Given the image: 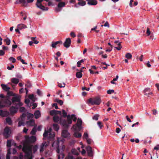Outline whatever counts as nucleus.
I'll return each mask as SVG.
<instances>
[{
  "mask_svg": "<svg viewBox=\"0 0 159 159\" xmlns=\"http://www.w3.org/2000/svg\"><path fill=\"white\" fill-rule=\"evenodd\" d=\"M17 28L20 30L25 29L27 28L26 25L23 24H19L17 26Z\"/></svg>",
  "mask_w": 159,
  "mask_h": 159,
  "instance_id": "obj_24",
  "label": "nucleus"
},
{
  "mask_svg": "<svg viewBox=\"0 0 159 159\" xmlns=\"http://www.w3.org/2000/svg\"><path fill=\"white\" fill-rule=\"evenodd\" d=\"M2 116L3 117L7 116L9 115V112L7 111H2Z\"/></svg>",
  "mask_w": 159,
  "mask_h": 159,
  "instance_id": "obj_26",
  "label": "nucleus"
},
{
  "mask_svg": "<svg viewBox=\"0 0 159 159\" xmlns=\"http://www.w3.org/2000/svg\"><path fill=\"white\" fill-rule=\"evenodd\" d=\"M0 98V109L8 107L11 105V102L9 96H5L3 94H1Z\"/></svg>",
  "mask_w": 159,
  "mask_h": 159,
  "instance_id": "obj_4",
  "label": "nucleus"
},
{
  "mask_svg": "<svg viewBox=\"0 0 159 159\" xmlns=\"http://www.w3.org/2000/svg\"><path fill=\"white\" fill-rule=\"evenodd\" d=\"M36 132V129L35 127H34L30 132L31 134H34Z\"/></svg>",
  "mask_w": 159,
  "mask_h": 159,
  "instance_id": "obj_41",
  "label": "nucleus"
},
{
  "mask_svg": "<svg viewBox=\"0 0 159 159\" xmlns=\"http://www.w3.org/2000/svg\"><path fill=\"white\" fill-rule=\"evenodd\" d=\"M53 129L57 131H58L59 129V126L57 124H53Z\"/></svg>",
  "mask_w": 159,
  "mask_h": 159,
  "instance_id": "obj_34",
  "label": "nucleus"
},
{
  "mask_svg": "<svg viewBox=\"0 0 159 159\" xmlns=\"http://www.w3.org/2000/svg\"><path fill=\"white\" fill-rule=\"evenodd\" d=\"M86 149L88 155L90 157H93V153L91 147L89 146L86 147Z\"/></svg>",
  "mask_w": 159,
  "mask_h": 159,
  "instance_id": "obj_15",
  "label": "nucleus"
},
{
  "mask_svg": "<svg viewBox=\"0 0 159 159\" xmlns=\"http://www.w3.org/2000/svg\"><path fill=\"white\" fill-rule=\"evenodd\" d=\"M11 82L13 84H17L19 82L18 79L16 78H13L11 79Z\"/></svg>",
  "mask_w": 159,
  "mask_h": 159,
  "instance_id": "obj_25",
  "label": "nucleus"
},
{
  "mask_svg": "<svg viewBox=\"0 0 159 159\" xmlns=\"http://www.w3.org/2000/svg\"><path fill=\"white\" fill-rule=\"evenodd\" d=\"M25 140L23 142V151L25 153H26V156L29 157H32L31 151L32 145L30 144V143L36 141V138L35 136H31L30 137L25 136Z\"/></svg>",
  "mask_w": 159,
  "mask_h": 159,
  "instance_id": "obj_1",
  "label": "nucleus"
},
{
  "mask_svg": "<svg viewBox=\"0 0 159 159\" xmlns=\"http://www.w3.org/2000/svg\"><path fill=\"white\" fill-rule=\"evenodd\" d=\"M6 121L7 123L9 125H11L12 124L11 119L10 117H7L6 118Z\"/></svg>",
  "mask_w": 159,
  "mask_h": 159,
  "instance_id": "obj_33",
  "label": "nucleus"
},
{
  "mask_svg": "<svg viewBox=\"0 0 159 159\" xmlns=\"http://www.w3.org/2000/svg\"><path fill=\"white\" fill-rule=\"evenodd\" d=\"M58 86L60 88L64 87L65 86V84L64 83H58Z\"/></svg>",
  "mask_w": 159,
  "mask_h": 159,
  "instance_id": "obj_40",
  "label": "nucleus"
},
{
  "mask_svg": "<svg viewBox=\"0 0 159 159\" xmlns=\"http://www.w3.org/2000/svg\"><path fill=\"white\" fill-rule=\"evenodd\" d=\"M48 143L43 142L40 147V152H42L43 151L44 149H45L46 147L48 146Z\"/></svg>",
  "mask_w": 159,
  "mask_h": 159,
  "instance_id": "obj_16",
  "label": "nucleus"
},
{
  "mask_svg": "<svg viewBox=\"0 0 159 159\" xmlns=\"http://www.w3.org/2000/svg\"><path fill=\"white\" fill-rule=\"evenodd\" d=\"M16 145V144L14 143V141L12 140H8L7 142V147L10 148L11 145V144Z\"/></svg>",
  "mask_w": 159,
  "mask_h": 159,
  "instance_id": "obj_21",
  "label": "nucleus"
},
{
  "mask_svg": "<svg viewBox=\"0 0 159 159\" xmlns=\"http://www.w3.org/2000/svg\"><path fill=\"white\" fill-rule=\"evenodd\" d=\"M88 102L92 105H99L101 102V100L98 97L93 98H91L88 100Z\"/></svg>",
  "mask_w": 159,
  "mask_h": 159,
  "instance_id": "obj_8",
  "label": "nucleus"
},
{
  "mask_svg": "<svg viewBox=\"0 0 159 159\" xmlns=\"http://www.w3.org/2000/svg\"><path fill=\"white\" fill-rule=\"evenodd\" d=\"M11 133L10 128L8 127H6L4 130L3 135L6 138L9 137Z\"/></svg>",
  "mask_w": 159,
  "mask_h": 159,
  "instance_id": "obj_11",
  "label": "nucleus"
},
{
  "mask_svg": "<svg viewBox=\"0 0 159 159\" xmlns=\"http://www.w3.org/2000/svg\"><path fill=\"white\" fill-rule=\"evenodd\" d=\"M61 135L62 137L67 139H69L70 137V134L67 130H64L62 131Z\"/></svg>",
  "mask_w": 159,
  "mask_h": 159,
  "instance_id": "obj_12",
  "label": "nucleus"
},
{
  "mask_svg": "<svg viewBox=\"0 0 159 159\" xmlns=\"http://www.w3.org/2000/svg\"><path fill=\"white\" fill-rule=\"evenodd\" d=\"M65 3L64 2H60L58 4V7H63L65 5Z\"/></svg>",
  "mask_w": 159,
  "mask_h": 159,
  "instance_id": "obj_30",
  "label": "nucleus"
},
{
  "mask_svg": "<svg viewBox=\"0 0 159 159\" xmlns=\"http://www.w3.org/2000/svg\"><path fill=\"white\" fill-rule=\"evenodd\" d=\"M19 1L20 3H22L24 6L26 3V1L25 0H19Z\"/></svg>",
  "mask_w": 159,
  "mask_h": 159,
  "instance_id": "obj_49",
  "label": "nucleus"
},
{
  "mask_svg": "<svg viewBox=\"0 0 159 159\" xmlns=\"http://www.w3.org/2000/svg\"><path fill=\"white\" fill-rule=\"evenodd\" d=\"M6 43L7 45H9L10 44L11 41L9 39L7 38L4 40Z\"/></svg>",
  "mask_w": 159,
  "mask_h": 159,
  "instance_id": "obj_42",
  "label": "nucleus"
},
{
  "mask_svg": "<svg viewBox=\"0 0 159 159\" xmlns=\"http://www.w3.org/2000/svg\"><path fill=\"white\" fill-rule=\"evenodd\" d=\"M28 98L33 102L34 101V97L33 94L30 95L28 96Z\"/></svg>",
  "mask_w": 159,
  "mask_h": 159,
  "instance_id": "obj_38",
  "label": "nucleus"
},
{
  "mask_svg": "<svg viewBox=\"0 0 159 159\" xmlns=\"http://www.w3.org/2000/svg\"><path fill=\"white\" fill-rule=\"evenodd\" d=\"M52 106L54 107L56 109H58V108L57 107V103H54L52 105Z\"/></svg>",
  "mask_w": 159,
  "mask_h": 159,
  "instance_id": "obj_61",
  "label": "nucleus"
},
{
  "mask_svg": "<svg viewBox=\"0 0 159 159\" xmlns=\"http://www.w3.org/2000/svg\"><path fill=\"white\" fill-rule=\"evenodd\" d=\"M71 43V39L70 38H67L66 39L65 41L64 42V45L65 47L68 48L70 46Z\"/></svg>",
  "mask_w": 159,
  "mask_h": 159,
  "instance_id": "obj_14",
  "label": "nucleus"
},
{
  "mask_svg": "<svg viewBox=\"0 0 159 159\" xmlns=\"http://www.w3.org/2000/svg\"><path fill=\"white\" fill-rule=\"evenodd\" d=\"M71 152L74 155H77L79 154L78 152L75 149H72Z\"/></svg>",
  "mask_w": 159,
  "mask_h": 159,
  "instance_id": "obj_31",
  "label": "nucleus"
},
{
  "mask_svg": "<svg viewBox=\"0 0 159 159\" xmlns=\"http://www.w3.org/2000/svg\"><path fill=\"white\" fill-rule=\"evenodd\" d=\"M34 115L33 114L31 113H29L28 115V118H33Z\"/></svg>",
  "mask_w": 159,
  "mask_h": 159,
  "instance_id": "obj_51",
  "label": "nucleus"
},
{
  "mask_svg": "<svg viewBox=\"0 0 159 159\" xmlns=\"http://www.w3.org/2000/svg\"><path fill=\"white\" fill-rule=\"evenodd\" d=\"M28 130V129L26 128H24L23 131V132L25 133H26Z\"/></svg>",
  "mask_w": 159,
  "mask_h": 159,
  "instance_id": "obj_64",
  "label": "nucleus"
},
{
  "mask_svg": "<svg viewBox=\"0 0 159 159\" xmlns=\"http://www.w3.org/2000/svg\"><path fill=\"white\" fill-rule=\"evenodd\" d=\"M36 37H32L31 38V39L32 40V41L33 42L36 44H37L39 43V41H38L36 39Z\"/></svg>",
  "mask_w": 159,
  "mask_h": 159,
  "instance_id": "obj_35",
  "label": "nucleus"
},
{
  "mask_svg": "<svg viewBox=\"0 0 159 159\" xmlns=\"http://www.w3.org/2000/svg\"><path fill=\"white\" fill-rule=\"evenodd\" d=\"M33 107L32 108L33 109H34L37 106V105L36 103H34L33 104Z\"/></svg>",
  "mask_w": 159,
  "mask_h": 159,
  "instance_id": "obj_60",
  "label": "nucleus"
},
{
  "mask_svg": "<svg viewBox=\"0 0 159 159\" xmlns=\"http://www.w3.org/2000/svg\"><path fill=\"white\" fill-rule=\"evenodd\" d=\"M86 140L87 143L89 144H90L92 143V140L89 138L88 139H86Z\"/></svg>",
  "mask_w": 159,
  "mask_h": 159,
  "instance_id": "obj_48",
  "label": "nucleus"
},
{
  "mask_svg": "<svg viewBox=\"0 0 159 159\" xmlns=\"http://www.w3.org/2000/svg\"><path fill=\"white\" fill-rule=\"evenodd\" d=\"M82 74L81 72H77L76 73V76L78 78H80L82 76Z\"/></svg>",
  "mask_w": 159,
  "mask_h": 159,
  "instance_id": "obj_29",
  "label": "nucleus"
},
{
  "mask_svg": "<svg viewBox=\"0 0 159 159\" xmlns=\"http://www.w3.org/2000/svg\"><path fill=\"white\" fill-rule=\"evenodd\" d=\"M13 95L14 97L12 99V103L14 104H16L19 107H20L22 105V103L20 102V96L19 95L14 94Z\"/></svg>",
  "mask_w": 159,
  "mask_h": 159,
  "instance_id": "obj_7",
  "label": "nucleus"
},
{
  "mask_svg": "<svg viewBox=\"0 0 159 159\" xmlns=\"http://www.w3.org/2000/svg\"><path fill=\"white\" fill-rule=\"evenodd\" d=\"M9 60L12 63H15L16 61V60L13 57H11L9 58Z\"/></svg>",
  "mask_w": 159,
  "mask_h": 159,
  "instance_id": "obj_47",
  "label": "nucleus"
},
{
  "mask_svg": "<svg viewBox=\"0 0 159 159\" xmlns=\"http://www.w3.org/2000/svg\"><path fill=\"white\" fill-rule=\"evenodd\" d=\"M88 2L87 4L89 5H96L98 2L96 0H86Z\"/></svg>",
  "mask_w": 159,
  "mask_h": 159,
  "instance_id": "obj_18",
  "label": "nucleus"
},
{
  "mask_svg": "<svg viewBox=\"0 0 159 159\" xmlns=\"http://www.w3.org/2000/svg\"><path fill=\"white\" fill-rule=\"evenodd\" d=\"M44 138H47L49 140H51L55 136V134L54 132H52V129L48 127L47 129H45V131L43 134Z\"/></svg>",
  "mask_w": 159,
  "mask_h": 159,
  "instance_id": "obj_5",
  "label": "nucleus"
},
{
  "mask_svg": "<svg viewBox=\"0 0 159 159\" xmlns=\"http://www.w3.org/2000/svg\"><path fill=\"white\" fill-rule=\"evenodd\" d=\"M63 139H61L57 138V140L54 142L52 144V147L54 148L57 149H60V148H61L63 144L64 141Z\"/></svg>",
  "mask_w": 159,
  "mask_h": 159,
  "instance_id": "obj_6",
  "label": "nucleus"
},
{
  "mask_svg": "<svg viewBox=\"0 0 159 159\" xmlns=\"http://www.w3.org/2000/svg\"><path fill=\"white\" fill-rule=\"evenodd\" d=\"M61 147V148H60V149H57L56 150L58 154L57 155L58 159H63L64 157V155L63 152L65 148V146L63 145Z\"/></svg>",
  "mask_w": 159,
  "mask_h": 159,
  "instance_id": "obj_9",
  "label": "nucleus"
},
{
  "mask_svg": "<svg viewBox=\"0 0 159 159\" xmlns=\"http://www.w3.org/2000/svg\"><path fill=\"white\" fill-rule=\"evenodd\" d=\"M25 102L26 104L28 105L30 102V99L28 98H26L25 100Z\"/></svg>",
  "mask_w": 159,
  "mask_h": 159,
  "instance_id": "obj_54",
  "label": "nucleus"
},
{
  "mask_svg": "<svg viewBox=\"0 0 159 159\" xmlns=\"http://www.w3.org/2000/svg\"><path fill=\"white\" fill-rule=\"evenodd\" d=\"M112 50V47H111L106 50V52H110Z\"/></svg>",
  "mask_w": 159,
  "mask_h": 159,
  "instance_id": "obj_63",
  "label": "nucleus"
},
{
  "mask_svg": "<svg viewBox=\"0 0 159 159\" xmlns=\"http://www.w3.org/2000/svg\"><path fill=\"white\" fill-rule=\"evenodd\" d=\"M43 0H37L36 5L41 4V2H43Z\"/></svg>",
  "mask_w": 159,
  "mask_h": 159,
  "instance_id": "obj_55",
  "label": "nucleus"
},
{
  "mask_svg": "<svg viewBox=\"0 0 159 159\" xmlns=\"http://www.w3.org/2000/svg\"><path fill=\"white\" fill-rule=\"evenodd\" d=\"M2 49L4 50H7L8 49V48L7 47H5L4 46H2Z\"/></svg>",
  "mask_w": 159,
  "mask_h": 159,
  "instance_id": "obj_59",
  "label": "nucleus"
},
{
  "mask_svg": "<svg viewBox=\"0 0 159 159\" xmlns=\"http://www.w3.org/2000/svg\"><path fill=\"white\" fill-rule=\"evenodd\" d=\"M114 92V90L113 89H109L107 91V93L108 94H110Z\"/></svg>",
  "mask_w": 159,
  "mask_h": 159,
  "instance_id": "obj_50",
  "label": "nucleus"
},
{
  "mask_svg": "<svg viewBox=\"0 0 159 159\" xmlns=\"http://www.w3.org/2000/svg\"><path fill=\"white\" fill-rule=\"evenodd\" d=\"M86 4V2L85 1H81L78 3V5L81 6H84Z\"/></svg>",
  "mask_w": 159,
  "mask_h": 159,
  "instance_id": "obj_37",
  "label": "nucleus"
},
{
  "mask_svg": "<svg viewBox=\"0 0 159 159\" xmlns=\"http://www.w3.org/2000/svg\"><path fill=\"white\" fill-rule=\"evenodd\" d=\"M82 121L81 119H78L77 123L73 125L71 129L74 131V136L76 138H79L82 136L81 134L79 132L82 128Z\"/></svg>",
  "mask_w": 159,
  "mask_h": 159,
  "instance_id": "obj_3",
  "label": "nucleus"
},
{
  "mask_svg": "<svg viewBox=\"0 0 159 159\" xmlns=\"http://www.w3.org/2000/svg\"><path fill=\"white\" fill-rule=\"evenodd\" d=\"M10 154H11L10 148H9L7 150V156H6L7 159H10Z\"/></svg>",
  "mask_w": 159,
  "mask_h": 159,
  "instance_id": "obj_32",
  "label": "nucleus"
},
{
  "mask_svg": "<svg viewBox=\"0 0 159 159\" xmlns=\"http://www.w3.org/2000/svg\"><path fill=\"white\" fill-rule=\"evenodd\" d=\"M35 118L36 119H38L41 116V113L40 111H36L34 113Z\"/></svg>",
  "mask_w": 159,
  "mask_h": 159,
  "instance_id": "obj_22",
  "label": "nucleus"
},
{
  "mask_svg": "<svg viewBox=\"0 0 159 159\" xmlns=\"http://www.w3.org/2000/svg\"><path fill=\"white\" fill-rule=\"evenodd\" d=\"M36 5L37 7L39 8L43 11H47L48 9V8L47 7H44L41 4H36Z\"/></svg>",
  "mask_w": 159,
  "mask_h": 159,
  "instance_id": "obj_17",
  "label": "nucleus"
},
{
  "mask_svg": "<svg viewBox=\"0 0 159 159\" xmlns=\"http://www.w3.org/2000/svg\"><path fill=\"white\" fill-rule=\"evenodd\" d=\"M62 113L63 117H67V118L66 120L61 119L60 121L61 125L65 128H68L70 126V125L72 124V120L75 122L76 121L77 118L75 117V115L72 114L71 115H67L66 112L63 110H62Z\"/></svg>",
  "mask_w": 159,
  "mask_h": 159,
  "instance_id": "obj_2",
  "label": "nucleus"
},
{
  "mask_svg": "<svg viewBox=\"0 0 159 159\" xmlns=\"http://www.w3.org/2000/svg\"><path fill=\"white\" fill-rule=\"evenodd\" d=\"M151 33V31H150L149 28L148 27L147 28V30L146 31V34L148 36H149Z\"/></svg>",
  "mask_w": 159,
  "mask_h": 159,
  "instance_id": "obj_52",
  "label": "nucleus"
},
{
  "mask_svg": "<svg viewBox=\"0 0 159 159\" xmlns=\"http://www.w3.org/2000/svg\"><path fill=\"white\" fill-rule=\"evenodd\" d=\"M5 54V52L2 50H0V56H2Z\"/></svg>",
  "mask_w": 159,
  "mask_h": 159,
  "instance_id": "obj_57",
  "label": "nucleus"
},
{
  "mask_svg": "<svg viewBox=\"0 0 159 159\" xmlns=\"http://www.w3.org/2000/svg\"><path fill=\"white\" fill-rule=\"evenodd\" d=\"M56 101L59 103L61 105L63 104V101L60 100H59V99H56Z\"/></svg>",
  "mask_w": 159,
  "mask_h": 159,
  "instance_id": "obj_45",
  "label": "nucleus"
},
{
  "mask_svg": "<svg viewBox=\"0 0 159 159\" xmlns=\"http://www.w3.org/2000/svg\"><path fill=\"white\" fill-rule=\"evenodd\" d=\"M97 124L100 128L101 129L103 127V125L102 122L98 121V122Z\"/></svg>",
  "mask_w": 159,
  "mask_h": 159,
  "instance_id": "obj_44",
  "label": "nucleus"
},
{
  "mask_svg": "<svg viewBox=\"0 0 159 159\" xmlns=\"http://www.w3.org/2000/svg\"><path fill=\"white\" fill-rule=\"evenodd\" d=\"M20 111L21 112H23L25 111V109L24 107H21L20 108Z\"/></svg>",
  "mask_w": 159,
  "mask_h": 159,
  "instance_id": "obj_53",
  "label": "nucleus"
},
{
  "mask_svg": "<svg viewBox=\"0 0 159 159\" xmlns=\"http://www.w3.org/2000/svg\"><path fill=\"white\" fill-rule=\"evenodd\" d=\"M53 119L54 122H57L59 121L60 118L58 116L55 115L53 117Z\"/></svg>",
  "mask_w": 159,
  "mask_h": 159,
  "instance_id": "obj_27",
  "label": "nucleus"
},
{
  "mask_svg": "<svg viewBox=\"0 0 159 159\" xmlns=\"http://www.w3.org/2000/svg\"><path fill=\"white\" fill-rule=\"evenodd\" d=\"M159 149V145H157L156 146H155L154 148V150H158Z\"/></svg>",
  "mask_w": 159,
  "mask_h": 159,
  "instance_id": "obj_62",
  "label": "nucleus"
},
{
  "mask_svg": "<svg viewBox=\"0 0 159 159\" xmlns=\"http://www.w3.org/2000/svg\"><path fill=\"white\" fill-rule=\"evenodd\" d=\"M83 138L84 139H86L88 138H89V135L87 133L85 132L84 133L83 135Z\"/></svg>",
  "mask_w": 159,
  "mask_h": 159,
  "instance_id": "obj_36",
  "label": "nucleus"
},
{
  "mask_svg": "<svg viewBox=\"0 0 159 159\" xmlns=\"http://www.w3.org/2000/svg\"><path fill=\"white\" fill-rule=\"evenodd\" d=\"M26 124L28 126H34L35 124L34 121L33 120H31L29 121H27Z\"/></svg>",
  "mask_w": 159,
  "mask_h": 159,
  "instance_id": "obj_23",
  "label": "nucleus"
},
{
  "mask_svg": "<svg viewBox=\"0 0 159 159\" xmlns=\"http://www.w3.org/2000/svg\"><path fill=\"white\" fill-rule=\"evenodd\" d=\"M19 107L17 105H16V107L12 106L10 109V113L11 114H14L16 113L18 111V108Z\"/></svg>",
  "mask_w": 159,
  "mask_h": 159,
  "instance_id": "obj_13",
  "label": "nucleus"
},
{
  "mask_svg": "<svg viewBox=\"0 0 159 159\" xmlns=\"http://www.w3.org/2000/svg\"><path fill=\"white\" fill-rule=\"evenodd\" d=\"M70 36L73 37V38H74L75 37L76 35H75V34L73 32H71L70 33Z\"/></svg>",
  "mask_w": 159,
  "mask_h": 159,
  "instance_id": "obj_58",
  "label": "nucleus"
},
{
  "mask_svg": "<svg viewBox=\"0 0 159 159\" xmlns=\"http://www.w3.org/2000/svg\"><path fill=\"white\" fill-rule=\"evenodd\" d=\"M38 149V146L35 145L34 146H32V148L31 150L32 156H33L32 155V151H31L32 149H33L34 152H35L37 151Z\"/></svg>",
  "mask_w": 159,
  "mask_h": 159,
  "instance_id": "obj_28",
  "label": "nucleus"
},
{
  "mask_svg": "<svg viewBox=\"0 0 159 159\" xmlns=\"http://www.w3.org/2000/svg\"><path fill=\"white\" fill-rule=\"evenodd\" d=\"M14 68V66L13 65H12L11 67L8 66L7 67V69L8 70H11Z\"/></svg>",
  "mask_w": 159,
  "mask_h": 159,
  "instance_id": "obj_56",
  "label": "nucleus"
},
{
  "mask_svg": "<svg viewBox=\"0 0 159 159\" xmlns=\"http://www.w3.org/2000/svg\"><path fill=\"white\" fill-rule=\"evenodd\" d=\"M125 57L127 59H130L132 58V56L130 53H128L126 54Z\"/></svg>",
  "mask_w": 159,
  "mask_h": 159,
  "instance_id": "obj_39",
  "label": "nucleus"
},
{
  "mask_svg": "<svg viewBox=\"0 0 159 159\" xmlns=\"http://www.w3.org/2000/svg\"><path fill=\"white\" fill-rule=\"evenodd\" d=\"M99 116V115L98 114L96 115H94L93 117V120H97L98 119V118Z\"/></svg>",
  "mask_w": 159,
  "mask_h": 159,
  "instance_id": "obj_46",
  "label": "nucleus"
},
{
  "mask_svg": "<svg viewBox=\"0 0 159 159\" xmlns=\"http://www.w3.org/2000/svg\"><path fill=\"white\" fill-rule=\"evenodd\" d=\"M50 114L51 115L53 116L59 114L60 115L61 114V112L60 111H56L55 110H53L50 111Z\"/></svg>",
  "mask_w": 159,
  "mask_h": 159,
  "instance_id": "obj_19",
  "label": "nucleus"
},
{
  "mask_svg": "<svg viewBox=\"0 0 159 159\" xmlns=\"http://www.w3.org/2000/svg\"><path fill=\"white\" fill-rule=\"evenodd\" d=\"M2 89L5 91H8L10 89L9 87H8L7 85L4 84H1V85Z\"/></svg>",
  "mask_w": 159,
  "mask_h": 159,
  "instance_id": "obj_20",
  "label": "nucleus"
},
{
  "mask_svg": "<svg viewBox=\"0 0 159 159\" xmlns=\"http://www.w3.org/2000/svg\"><path fill=\"white\" fill-rule=\"evenodd\" d=\"M25 117V115L23 114L19 119V121L18 123V126L20 127L21 126H24L25 123L24 121Z\"/></svg>",
  "mask_w": 159,
  "mask_h": 159,
  "instance_id": "obj_10",
  "label": "nucleus"
},
{
  "mask_svg": "<svg viewBox=\"0 0 159 159\" xmlns=\"http://www.w3.org/2000/svg\"><path fill=\"white\" fill-rule=\"evenodd\" d=\"M60 43V42L59 41H57L55 43H52V47L53 48H56V45Z\"/></svg>",
  "mask_w": 159,
  "mask_h": 159,
  "instance_id": "obj_43",
  "label": "nucleus"
}]
</instances>
